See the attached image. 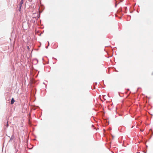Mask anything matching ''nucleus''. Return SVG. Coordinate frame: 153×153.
<instances>
[{"mask_svg": "<svg viewBox=\"0 0 153 153\" xmlns=\"http://www.w3.org/2000/svg\"><path fill=\"white\" fill-rule=\"evenodd\" d=\"M46 48H48V46L46 47Z\"/></svg>", "mask_w": 153, "mask_h": 153, "instance_id": "nucleus-6", "label": "nucleus"}, {"mask_svg": "<svg viewBox=\"0 0 153 153\" xmlns=\"http://www.w3.org/2000/svg\"><path fill=\"white\" fill-rule=\"evenodd\" d=\"M24 0H21L18 5V6L19 7V11H21V9L22 7V4L23 3V1Z\"/></svg>", "mask_w": 153, "mask_h": 153, "instance_id": "nucleus-1", "label": "nucleus"}, {"mask_svg": "<svg viewBox=\"0 0 153 153\" xmlns=\"http://www.w3.org/2000/svg\"><path fill=\"white\" fill-rule=\"evenodd\" d=\"M6 127H7L8 126V121L7 122V124H6L5 126Z\"/></svg>", "mask_w": 153, "mask_h": 153, "instance_id": "nucleus-4", "label": "nucleus"}, {"mask_svg": "<svg viewBox=\"0 0 153 153\" xmlns=\"http://www.w3.org/2000/svg\"><path fill=\"white\" fill-rule=\"evenodd\" d=\"M13 137H14V136L13 135L11 137V138H10V140H12L13 138Z\"/></svg>", "mask_w": 153, "mask_h": 153, "instance_id": "nucleus-3", "label": "nucleus"}, {"mask_svg": "<svg viewBox=\"0 0 153 153\" xmlns=\"http://www.w3.org/2000/svg\"><path fill=\"white\" fill-rule=\"evenodd\" d=\"M48 45L49 46V42L48 41Z\"/></svg>", "mask_w": 153, "mask_h": 153, "instance_id": "nucleus-5", "label": "nucleus"}, {"mask_svg": "<svg viewBox=\"0 0 153 153\" xmlns=\"http://www.w3.org/2000/svg\"><path fill=\"white\" fill-rule=\"evenodd\" d=\"M152 75H153V72L152 73Z\"/></svg>", "mask_w": 153, "mask_h": 153, "instance_id": "nucleus-7", "label": "nucleus"}, {"mask_svg": "<svg viewBox=\"0 0 153 153\" xmlns=\"http://www.w3.org/2000/svg\"><path fill=\"white\" fill-rule=\"evenodd\" d=\"M14 101H15V100H14V98H12L11 100V102H10L11 104H13L14 103Z\"/></svg>", "mask_w": 153, "mask_h": 153, "instance_id": "nucleus-2", "label": "nucleus"}]
</instances>
